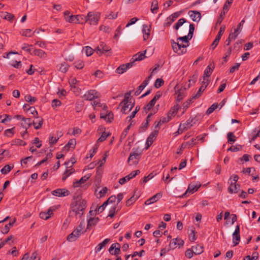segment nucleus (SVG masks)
<instances>
[{
  "label": "nucleus",
  "mask_w": 260,
  "mask_h": 260,
  "mask_svg": "<svg viewBox=\"0 0 260 260\" xmlns=\"http://www.w3.org/2000/svg\"><path fill=\"white\" fill-rule=\"evenodd\" d=\"M200 186L201 184H195L194 183H191L189 184L187 189L184 193L183 196H185L187 192L193 193L195 191H197Z\"/></svg>",
  "instance_id": "nucleus-20"
},
{
  "label": "nucleus",
  "mask_w": 260,
  "mask_h": 260,
  "mask_svg": "<svg viewBox=\"0 0 260 260\" xmlns=\"http://www.w3.org/2000/svg\"><path fill=\"white\" fill-rule=\"evenodd\" d=\"M161 197L162 194L161 193H157L150 199L146 200L145 202V204L146 205H149L152 203H154L158 201L159 199H160Z\"/></svg>",
  "instance_id": "nucleus-21"
},
{
  "label": "nucleus",
  "mask_w": 260,
  "mask_h": 260,
  "mask_svg": "<svg viewBox=\"0 0 260 260\" xmlns=\"http://www.w3.org/2000/svg\"><path fill=\"white\" fill-rule=\"evenodd\" d=\"M110 133H107L106 132H104L102 133L101 137L98 139L97 142L100 143V142H102L104 141L107 139V138L108 137L110 136Z\"/></svg>",
  "instance_id": "nucleus-46"
},
{
  "label": "nucleus",
  "mask_w": 260,
  "mask_h": 260,
  "mask_svg": "<svg viewBox=\"0 0 260 260\" xmlns=\"http://www.w3.org/2000/svg\"><path fill=\"white\" fill-rule=\"evenodd\" d=\"M233 1L232 0H227L226 2L225 3L223 7V15H225V13H226L229 9V8L232 3Z\"/></svg>",
  "instance_id": "nucleus-41"
},
{
  "label": "nucleus",
  "mask_w": 260,
  "mask_h": 260,
  "mask_svg": "<svg viewBox=\"0 0 260 260\" xmlns=\"http://www.w3.org/2000/svg\"><path fill=\"white\" fill-rule=\"evenodd\" d=\"M245 22V21L244 20H242L238 24L237 28L235 29L234 32H231L230 34L235 35H236V38L237 37L238 35L239 34V30H241V27L243 26L244 23Z\"/></svg>",
  "instance_id": "nucleus-37"
},
{
  "label": "nucleus",
  "mask_w": 260,
  "mask_h": 260,
  "mask_svg": "<svg viewBox=\"0 0 260 260\" xmlns=\"http://www.w3.org/2000/svg\"><path fill=\"white\" fill-rule=\"evenodd\" d=\"M99 221V218H91L87 223V229L91 226L95 225Z\"/></svg>",
  "instance_id": "nucleus-39"
},
{
  "label": "nucleus",
  "mask_w": 260,
  "mask_h": 260,
  "mask_svg": "<svg viewBox=\"0 0 260 260\" xmlns=\"http://www.w3.org/2000/svg\"><path fill=\"white\" fill-rule=\"evenodd\" d=\"M12 168L8 165H6L1 169V173L3 174H7L10 172Z\"/></svg>",
  "instance_id": "nucleus-58"
},
{
  "label": "nucleus",
  "mask_w": 260,
  "mask_h": 260,
  "mask_svg": "<svg viewBox=\"0 0 260 260\" xmlns=\"http://www.w3.org/2000/svg\"><path fill=\"white\" fill-rule=\"evenodd\" d=\"M131 91H130L128 92H127L125 94L124 99L122 101V104H124L125 103H128V102H130V101H131V100H135L134 99L131 98Z\"/></svg>",
  "instance_id": "nucleus-45"
},
{
  "label": "nucleus",
  "mask_w": 260,
  "mask_h": 260,
  "mask_svg": "<svg viewBox=\"0 0 260 260\" xmlns=\"http://www.w3.org/2000/svg\"><path fill=\"white\" fill-rule=\"evenodd\" d=\"M133 66L134 61H131L128 63L121 64L116 69V73L119 74H122Z\"/></svg>",
  "instance_id": "nucleus-8"
},
{
  "label": "nucleus",
  "mask_w": 260,
  "mask_h": 260,
  "mask_svg": "<svg viewBox=\"0 0 260 260\" xmlns=\"http://www.w3.org/2000/svg\"><path fill=\"white\" fill-rule=\"evenodd\" d=\"M146 50H145L144 52H138L137 54H136L133 57L132 59L134 61V63L136 61H140L143 60L146 56H145V53H146Z\"/></svg>",
  "instance_id": "nucleus-26"
},
{
  "label": "nucleus",
  "mask_w": 260,
  "mask_h": 260,
  "mask_svg": "<svg viewBox=\"0 0 260 260\" xmlns=\"http://www.w3.org/2000/svg\"><path fill=\"white\" fill-rule=\"evenodd\" d=\"M228 142L229 144H233L236 141L235 136L232 132H229L227 135Z\"/></svg>",
  "instance_id": "nucleus-43"
},
{
  "label": "nucleus",
  "mask_w": 260,
  "mask_h": 260,
  "mask_svg": "<svg viewBox=\"0 0 260 260\" xmlns=\"http://www.w3.org/2000/svg\"><path fill=\"white\" fill-rule=\"evenodd\" d=\"M197 77H198L197 75H193L192 77V78L188 80V82H189V83L188 84L187 87H185L184 89H186L189 88L190 87V84L191 83L194 84L197 80Z\"/></svg>",
  "instance_id": "nucleus-60"
},
{
  "label": "nucleus",
  "mask_w": 260,
  "mask_h": 260,
  "mask_svg": "<svg viewBox=\"0 0 260 260\" xmlns=\"http://www.w3.org/2000/svg\"><path fill=\"white\" fill-rule=\"evenodd\" d=\"M87 22V16L77 15H76V23L83 24Z\"/></svg>",
  "instance_id": "nucleus-34"
},
{
  "label": "nucleus",
  "mask_w": 260,
  "mask_h": 260,
  "mask_svg": "<svg viewBox=\"0 0 260 260\" xmlns=\"http://www.w3.org/2000/svg\"><path fill=\"white\" fill-rule=\"evenodd\" d=\"M158 134V130H154L152 132L147 138L146 144V149H148L153 143L154 141L156 139V137Z\"/></svg>",
  "instance_id": "nucleus-10"
},
{
  "label": "nucleus",
  "mask_w": 260,
  "mask_h": 260,
  "mask_svg": "<svg viewBox=\"0 0 260 260\" xmlns=\"http://www.w3.org/2000/svg\"><path fill=\"white\" fill-rule=\"evenodd\" d=\"M23 121V122L21 123V126L24 129H28L32 125L31 119L29 118H24Z\"/></svg>",
  "instance_id": "nucleus-29"
},
{
  "label": "nucleus",
  "mask_w": 260,
  "mask_h": 260,
  "mask_svg": "<svg viewBox=\"0 0 260 260\" xmlns=\"http://www.w3.org/2000/svg\"><path fill=\"white\" fill-rule=\"evenodd\" d=\"M148 84V80L145 79L143 83L137 88V90L135 92V95L137 96L140 94L142 91L145 88V87Z\"/></svg>",
  "instance_id": "nucleus-25"
},
{
  "label": "nucleus",
  "mask_w": 260,
  "mask_h": 260,
  "mask_svg": "<svg viewBox=\"0 0 260 260\" xmlns=\"http://www.w3.org/2000/svg\"><path fill=\"white\" fill-rule=\"evenodd\" d=\"M110 50V47L108 46L105 43L101 42L100 46H98L94 51L101 55L105 52L109 51Z\"/></svg>",
  "instance_id": "nucleus-9"
},
{
  "label": "nucleus",
  "mask_w": 260,
  "mask_h": 260,
  "mask_svg": "<svg viewBox=\"0 0 260 260\" xmlns=\"http://www.w3.org/2000/svg\"><path fill=\"white\" fill-rule=\"evenodd\" d=\"M164 84V81L160 78H158L155 80V82L154 83V86L158 88L161 86H162Z\"/></svg>",
  "instance_id": "nucleus-56"
},
{
  "label": "nucleus",
  "mask_w": 260,
  "mask_h": 260,
  "mask_svg": "<svg viewBox=\"0 0 260 260\" xmlns=\"http://www.w3.org/2000/svg\"><path fill=\"white\" fill-rule=\"evenodd\" d=\"M141 155V151L138 150H134L133 149V151L130 153L128 158V163H129L130 165H135L138 164Z\"/></svg>",
  "instance_id": "nucleus-2"
},
{
  "label": "nucleus",
  "mask_w": 260,
  "mask_h": 260,
  "mask_svg": "<svg viewBox=\"0 0 260 260\" xmlns=\"http://www.w3.org/2000/svg\"><path fill=\"white\" fill-rule=\"evenodd\" d=\"M151 30V25L147 24L143 25L142 32L143 33V40L144 41L147 40L150 36V32Z\"/></svg>",
  "instance_id": "nucleus-18"
},
{
  "label": "nucleus",
  "mask_w": 260,
  "mask_h": 260,
  "mask_svg": "<svg viewBox=\"0 0 260 260\" xmlns=\"http://www.w3.org/2000/svg\"><path fill=\"white\" fill-rule=\"evenodd\" d=\"M61 102L57 99H54L52 102V107L53 108H55L61 105Z\"/></svg>",
  "instance_id": "nucleus-64"
},
{
  "label": "nucleus",
  "mask_w": 260,
  "mask_h": 260,
  "mask_svg": "<svg viewBox=\"0 0 260 260\" xmlns=\"http://www.w3.org/2000/svg\"><path fill=\"white\" fill-rule=\"evenodd\" d=\"M176 94H177V96L176 101H177V102H179L184 97V93H183V91L181 89H180V90H179L178 91V92H177V93H176Z\"/></svg>",
  "instance_id": "nucleus-53"
},
{
  "label": "nucleus",
  "mask_w": 260,
  "mask_h": 260,
  "mask_svg": "<svg viewBox=\"0 0 260 260\" xmlns=\"http://www.w3.org/2000/svg\"><path fill=\"white\" fill-rule=\"evenodd\" d=\"M52 214V211L51 209L48 210L47 212H42L40 213V217L41 218L45 220L48 219L51 215Z\"/></svg>",
  "instance_id": "nucleus-30"
},
{
  "label": "nucleus",
  "mask_w": 260,
  "mask_h": 260,
  "mask_svg": "<svg viewBox=\"0 0 260 260\" xmlns=\"http://www.w3.org/2000/svg\"><path fill=\"white\" fill-rule=\"evenodd\" d=\"M140 173V171L139 170L134 171L132 172L128 175H126V176L120 179L119 180V183L121 185L124 184L126 182L130 180L131 179L136 177Z\"/></svg>",
  "instance_id": "nucleus-7"
},
{
  "label": "nucleus",
  "mask_w": 260,
  "mask_h": 260,
  "mask_svg": "<svg viewBox=\"0 0 260 260\" xmlns=\"http://www.w3.org/2000/svg\"><path fill=\"white\" fill-rule=\"evenodd\" d=\"M155 103L152 100H151L149 103H148L143 108V110L145 113L148 112L154 106Z\"/></svg>",
  "instance_id": "nucleus-38"
},
{
  "label": "nucleus",
  "mask_w": 260,
  "mask_h": 260,
  "mask_svg": "<svg viewBox=\"0 0 260 260\" xmlns=\"http://www.w3.org/2000/svg\"><path fill=\"white\" fill-rule=\"evenodd\" d=\"M188 14L194 22H199L201 18V13L197 11H189Z\"/></svg>",
  "instance_id": "nucleus-17"
},
{
  "label": "nucleus",
  "mask_w": 260,
  "mask_h": 260,
  "mask_svg": "<svg viewBox=\"0 0 260 260\" xmlns=\"http://www.w3.org/2000/svg\"><path fill=\"white\" fill-rule=\"evenodd\" d=\"M122 104V102L119 104V106H121V112L123 114H126L132 110L135 106V100H131L128 103Z\"/></svg>",
  "instance_id": "nucleus-5"
},
{
  "label": "nucleus",
  "mask_w": 260,
  "mask_h": 260,
  "mask_svg": "<svg viewBox=\"0 0 260 260\" xmlns=\"http://www.w3.org/2000/svg\"><path fill=\"white\" fill-rule=\"evenodd\" d=\"M240 241V226L237 225L236 226L235 230L233 234V242L234 246L237 245Z\"/></svg>",
  "instance_id": "nucleus-11"
},
{
  "label": "nucleus",
  "mask_w": 260,
  "mask_h": 260,
  "mask_svg": "<svg viewBox=\"0 0 260 260\" xmlns=\"http://www.w3.org/2000/svg\"><path fill=\"white\" fill-rule=\"evenodd\" d=\"M25 101L31 104H33L37 101V99L34 96H32L30 94H27L25 96Z\"/></svg>",
  "instance_id": "nucleus-47"
},
{
  "label": "nucleus",
  "mask_w": 260,
  "mask_h": 260,
  "mask_svg": "<svg viewBox=\"0 0 260 260\" xmlns=\"http://www.w3.org/2000/svg\"><path fill=\"white\" fill-rule=\"evenodd\" d=\"M100 18V14L99 13L90 12L87 14V22L90 25H96Z\"/></svg>",
  "instance_id": "nucleus-3"
},
{
  "label": "nucleus",
  "mask_w": 260,
  "mask_h": 260,
  "mask_svg": "<svg viewBox=\"0 0 260 260\" xmlns=\"http://www.w3.org/2000/svg\"><path fill=\"white\" fill-rule=\"evenodd\" d=\"M66 20L70 23H76V15H71L68 17H66Z\"/></svg>",
  "instance_id": "nucleus-63"
},
{
  "label": "nucleus",
  "mask_w": 260,
  "mask_h": 260,
  "mask_svg": "<svg viewBox=\"0 0 260 260\" xmlns=\"http://www.w3.org/2000/svg\"><path fill=\"white\" fill-rule=\"evenodd\" d=\"M83 97L86 100L91 101L97 97L96 92L94 90H89L84 95Z\"/></svg>",
  "instance_id": "nucleus-19"
},
{
  "label": "nucleus",
  "mask_w": 260,
  "mask_h": 260,
  "mask_svg": "<svg viewBox=\"0 0 260 260\" xmlns=\"http://www.w3.org/2000/svg\"><path fill=\"white\" fill-rule=\"evenodd\" d=\"M218 106V105L217 104H213L212 105V106L207 109L206 113V114L209 115L212 113L215 109L217 108Z\"/></svg>",
  "instance_id": "nucleus-51"
},
{
  "label": "nucleus",
  "mask_w": 260,
  "mask_h": 260,
  "mask_svg": "<svg viewBox=\"0 0 260 260\" xmlns=\"http://www.w3.org/2000/svg\"><path fill=\"white\" fill-rule=\"evenodd\" d=\"M138 199V197H135L134 196L130 198L129 199H128L126 202V206H130L133 204H134L137 199Z\"/></svg>",
  "instance_id": "nucleus-57"
},
{
  "label": "nucleus",
  "mask_w": 260,
  "mask_h": 260,
  "mask_svg": "<svg viewBox=\"0 0 260 260\" xmlns=\"http://www.w3.org/2000/svg\"><path fill=\"white\" fill-rule=\"evenodd\" d=\"M52 194L57 197H66L69 194V191L67 189H56L52 191Z\"/></svg>",
  "instance_id": "nucleus-15"
},
{
  "label": "nucleus",
  "mask_w": 260,
  "mask_h": 260,
  "mask_svg": "<svg viewBox=\"0 0 260 260\" xmlns=\"http://www.w3.org/2000/svg\"><path fill=\"white\" fill-rule=\"evenodd\" d=\"M194 251V254L196 255L200 254L203 252V246L201 245L197 244L192 247Z\"/></svg>",
  "instance_id": "nucleus-33"
},
{
  "label": "nucleus",
  "mask_w": 260,
  "mask_h": 260,
  "mask_svg": "<svg viewBox=\"0 0 260 260\" xmlns=\"http://www.w3.org/2000/svg\"><path fill=\"white\" fill-rule=\"evenodd\" d=\"M58 67L59 68L58 69V70L62 73L67 72L69 68V66L66 62H64L60 64L58 66Z\"/></svg>",
  "instance_id": "nucleus-36"
},
{
  "label": "nucleus",
  "mask_w": 260,
  "mask_h": 260,
  "mask_svg": "<svg viewBox=\"0 0 260 260\" xmlns=\"http://www.w3.org/2000/svg\"><path fill=\"white\" fill-rule=\"evenodd\" d=\"M81 233L79 230L76 229L74 230L72 233H71L67 237V240L70 242H73L76 241L78 238L81 235Z\"/></svg>",
  "instance_id": "nucleus-14"
},
{
  "label": "nucleus",
  "mask_w": 260,
  "mask_h": 260,
  "mask_svg": "<svg viewBox=\"0 0 260 260\" xmlns=\"http://www.w3.org/2000/svg\"><path fill=\"white\" fill-rule=\"evenodd\" d=\"M215 68L213 62H210L204 71L203 79L208 78L212 74Z\"/></svg>",
  "instance_id": "nucleus-16"
},
{
  "label": "nucleus",
  "mask_w": 260,
  "mask_h": 260,
  "mask_svg": "<svg viewBox=\"0 0 260 260\" xmlns=\"http://www.w3.org/2000/svg\"><path fill=\"white\" fill-rule=\"evenodd\" d=\"M87 56L91 55L93 53V50L89 46H86L83 49Z\"/></svg>",
  "instance_id": "nucleus-54"
},
{
  "label": "nucleus",
  "mask_w": 260,
  "mask_h": 260,
  "mask_svg": "<svg viewBox=\"0 0 260 260\" xmlns=\"http://www.w3.org/2000/svg\"><path fill=\"white\" fill-rule=\"evenodd\" d=\"M158 9V1L157 0H153L151 3V11L153 13H156V11Z\"/></svg>",
  "instance_id": "nucleus-44"
},
{
  "label": "nucleus",
  "mask_w": 260,
  "mask_h": 260,
  "mask_svg": "<svg viewBox=\"0 0 260 260\" xmlns=\"http://www.w3.org/2000/svg\"><path fill=\"white\" fill-rule=\"evenodd\" d=\"M15 127L6 129L4 132V135L8 137H12L14 134Z\"/></svg>",
  "instance_id": "nucleus-49"
},
{
  "label": "nucleus",
  "mask_w": 260,
  "mask_h": 260,
  "mask_svg": "<svg viewBox=\"0 0 260 260\" xmlns=\"http://www.w3.org/2000/svg\"><path fill=\"white\" fill-rule=\"evenodd\" d=\"M74 64L75 67L78 70L82 69L84 66V62L82 60H78L75 62Z\"/></svg>",
  "instance_id": "nucleus-59"
},
{
  "label": "nucleus",
  "mask_w": 260,
  "mask_h": 260,
  "mask_svg": "<svg viewBox=\"0 0 260 260\" xmlns=\"http://www.w3.org/2000/svg\"><path fill=\"white\" fill-rule=\"evenodd\" d=\"M74 170L73 169H71L70 170H67L65 171L63 174V176L62 178V180L63 181H65L66 179L74 172Z\"/></svg>",
  "instance_id": "nucleus-52"
},
{
  "label": "nucleus",
  "mask_w": 260,
  "mask_h": 260,
  "mask_svg": "<svg viewBox=\"0 0 260 260\" xmlns=\"http://www.w3.org/2000/svg\"><path fill=\"white\" fill-rule=\"evenodd\" d=\"M170 120V118H169L168 116L167 117H163L161 118L160 120L157 122L156 125L155 126V128H156L159 125H161L162 124L169 122Z\"/></svg>",
  "instance_id": "nucleus-42"
},
{
  "label": "nucleus",
  "mask_w": 260,
  "mask_h": 260,
  "mask_svg": "<svg viewBox=\"0 0 260 260\" xmlns=\"http://www.w3.org/2000/svg\"><path fill=\"white\" fill-rule=\"evenodd\" d=\"M90 177V174H86L84 176L82 177L80 180L76 181V182H74L73 183L74 187H78L80 186L82 184L84 183L85 181H86Z\"/></svg>",
  "instance_id": "nucleus-22"
},
{
  "label": "nucleus",
  "mask_w": 260,
  "mask_h": 260,
  "mask_svg": "<svg viewBox=\"0 0 260 260\" xmlns=\"http://www.w3.org/2000/svg\"><path fill=\"white\" fill-rule=\"evenodd\" d=\"M109 251L111 254L117 256L120 252V245L118 243L112 244L109 248Z\"/></svg>",
  "instance_id": "nucleus-13"
},
{
  "label": "nucleus",
  "mask_w": 260,
  "mask_h": 260,
  "mask_svg": "<svg viewBox=\"0 0 260 260\" xmlns=\"http://www.w3.org/2000/svg\"><path fill=\"white\" fill-rule=\"evenodd\" d=\"M109 239H105L102 242L99 243L95 248V251L96 253L100 252L103 248H104L106 244L109 242Z\"/></svg>",
  "instance_id": "nucleus-28"
},
{
  "label": "nucleus",
  "mask_w": 260,
  "mask_h": 260,
  "mask_svg": "<svg viewBox=\"0 0 260 260\" xmlns=\"http://www.w3.org/2000/svg\"><path fill=\"white\" fill-rule=\"evenodd\" d=\"M100 117L101 118L105 119L107 122H111V120L113 118V114L111 112H109L108 113L104 115L102 113L101 114Z\"/></svg>",
  "instance_id": "nucleus-35"
},
{
  "label": "nucleus",
  "mask_w": 260,
  "mask_h": 260,
  "mask_svg": "<svg viewBox=\"0 0 260 260\" xmlns=\"http://www.w3.org/2000/svg\"><path fill=\"white\" fill-rule=\"evenodd\" d=\"M184 244V241L180 238H175L172 240L169 244V247L170 249H174L179 246V247L183 246Z\"/></svg>",
  "instance_id": "nucleus-12"
},
{
  "label": "nucleus",
  "mask_w": 260,
  "mask_h": 260,
  "mask_svg": "<svg viewBox=\"0 0 260 260\" xmlns=\"http://www.w3.org/2000/svg\"><path fill=\"white\" fill-rule=\"evenodd\" d=\"M37 120L36 121H34L32 122V124L34 126V128L36 129H40L43 124V120L41 117L37 116L36 117Z\"/></svg>",
  "instance_id": "nucleus-24"
},
{
  "label": "nucleus",
  "mask_w": 260,
  "mask_h": 260,
  "mask_svg": "<svg viewBox=\"0 0 260 260\" xmlns=\"http://www.w3.org/2000/svg\"><path fill=\"white\" fill-rule=\"evenodd\" d=\"M191 39L188 35L187 36L178 38L177 42L173 40H171V43L173 51L179 55L185 54L187 51L186 48L189 45L188 40Z\"/></svg>",
  "instance_id": "nucleus-1"
},
{
  "label": "nucleus",
  "mask_w": 260,
  "mask_h": 260,
  "mask_svg": "<svg viewBox=\"0 0 260 260\" xmlns=\"http://www.w3.org/2000/svg\"><path fill=\"white\" fill-rule=\"evenodd\" d=\"M186 22V20L185 19L181 18L179 19L177 22L175 23V24L173 26V28L176 30H178L179 28V27L181 26Z\"/></svg>",
  "instance_id": "nucleus-40"
},
{
  "label": "nucleus",
  "mask_w": 260,
  "mask_h": 260,
  "mask_svg": "<svg viewBox=\"0 0 260 260\" xmlns=\"http://www.w3.org/2000/svg\"><path fill=\"white\" fill-rule=\"evenodd\" d=\"M193 120L194 119L189 118L185 123H181L178 129V133L179 134H181L183 133L184 131L187 130L188 129L190 128L193 125L192 122Z\"/></svg>",
  "instance_id": "nucleus-6"
},
{
  "label": "nucleus",
  "mask_w": 260,
  "mask_h": 260,
  "mask_svg": "<svg viewBox=\"0 0 260 260\" xmlns=\"http://www.w3.org/2000/svg\"><path fill=\"white\" fill-rule=\"evenodd\" d=\"M76 144V141L74 139H71L69 141L68 143L64 146V149L67 151L69 150L70 148L74 149Z\"/></svg>",
  "instance_id": "nucleus-31"
},
{
  "label": "nucleus",
  "mask_w": 260,
  "mask_h": 260,
  "mask_svg": "<svg viewBox=\"0 0 260 260\" xmlns=\"http://www.w3.org/2000/svg\"><path fill=\"white\" fill-rule=\"evenodd\" d=\"M4 18V19L8 20L9 21H11L13 20L14 18V15L12 14L9 13L8 12H4L3 13V16H1Z\"/></svg>",
  "instance_id": "nucleus-50"
},
{
  "label": "nucleus",
  "mask_w": 260,
  "mask_h": 260,
  "mask_svg": "<svg viewBox=\"0 0 260 260\" xmlns=\"http://www.w3.org/2000/svg\"><path fill=\"white\" fill-rule=\"evenodd\" d=\"M203 79V80L202 81V85L201 86L197 93L192 95V99H196L199 98L209 84L210 81L208 78H204Z\"/></svg>",
  "instance_id": "nucleus-4"
},
{
  "label": "nucleus",
  "mask_w": 260,
  "mask_h": 260,
  "mask_svg": "<svg viewBox=\"0 0 260 260\" xmlns=\"http://www.w3.org/2000/svg\"><path fill=\"white\" fill-rule=\"evenodd\" d=\"M177 112V109L175 107H172L170 110L168 112L167 116L171 119L175 113Z\"/></svg>",
  "instance_id": "nucleus-55"
},
{
  "label": "nucleus",
  "mask_w": 260,
  "mask_h": 260,
  "mask_svg": "<svg viewBox=\"0 0 260 260\" xmlns=\"http://www.w3.org/2000/svg\"><path fill=\"white\" fill-rule=\"evenodd\" d=\"M181 14V12L174 13L167 18L168 24H172Z\"/></svg>",
  "instance_id": "nucleus-27"
},
{
  "label": "nucleus",
  "mask_w": 260,
  "mask_h": 260,
  "mask_svg": "<svg viewBox=\"0 0 260 260\" xmlns=\"http://www.w3.org/2000/svg\"><path fill=\"white\" fill-rule=\"evenodd\" d=\"M240 187L239 184L232 182L228 188L229 192L230 193H237L239 190Z\"/></svg>",
  "instance_id": "nucleus-23"
},
{
  "label": "nucleus",
  "mask_w": 260,
  "mask_h": 260,
  "mask_svg": "<svg viewBox=\"0 0 260 260\" xmlns=\"http://www.w3.org/2000/svg\"><path fill=\"white\" fill-rule=\"evenodd\" d=\"M236 39V35L230 34L229 35V36L228 38L225 40V44L226 46H229L230 44L231 41L232 40Z\"/></svg>",
  "instance_id": "nucleus-62"
},
{
  "label": "nucleus",
  "mask_w": 260,
  "mask_h": 260,
  "mask_svg": "<svg viewBox=\"0 0 260 260\" xmlns=\"http://www.w3.org/2000/svg\"><path fill=\"white\" fill-rule=\"evenodd\" d=\"M73 211L75 212L76 215H80L83 214L84 210V205L82 207H79L76 205L75 207L73 209Z\"/></svg>",
  "instance_id": "nucleus-48"
},
{
  "label": "nucleus",
  "mask_w": 260,
  "mask_h": 260,
  "mask_svg": "<svg viewBox=\"0 0 260 260\" xmlns=\"http://www.w3.org/2000/svg\"><path fill=\"white\" fill-rule=\"evenodd\" d=\"M34 54L41 58H46L47 57V53L41 49H35L34 50Z\"/></svg>",
  "instance_id": "nucleus-32"
},
{
  "label": "nucleus",
  "mask_w": 260,
  "mask_h": 260,
  "mask_svg": "<svg viewBox=\"0 0 260 260\" xmlns=\"http://www.w3.org/2000/svg\"><path fill=\"white\" fill-rule=\"evenodd\" d=\"M225 25H222L220 28V30L218 33V35L216 37V38H217L219 40H220V38H221L222 35H223L224 31H225Z\"/></svg>",
  "instance_id": "nucleus-61"
}]
</instances>
